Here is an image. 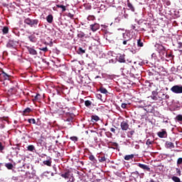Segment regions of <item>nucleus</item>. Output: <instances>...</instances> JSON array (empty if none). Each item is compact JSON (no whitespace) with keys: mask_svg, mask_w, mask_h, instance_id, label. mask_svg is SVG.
<instances>
[{"mask_svg":"<svg viewBox=\"0 0 182 182\" xmlns=\"http://www.w3.org/2000/svg\"><path fill=\"white\" fill-rule=\"evenodd\" d=\"M119 41L124 46L127 45L128 46H132V44H130V42H132V36L129 33H122V38H121Z\"/></svg>","mask_w":182,"mask_h":182,"instance_id":"nucleus-1","label":"nucleus"},{"mask_svg":"<svg viewBox=\"0 0 182 182\" xmlns=\"http://www.w3.org/2000/svg\"><path fill=\"white\" fill-rule=\"evenodd\" d=\"M24 23L28 25V26H30L31 28H38V26H41L39 20L31 19V18H26V19H24Z\"/></svg>","mask_w":182,"mask_h":182,"instance_id":"nucleus-2","label":"nucleus"},{"mask_svg":"<svg viewBox=\"0 0 182 182\" xmlns=\"http://www.w3.org/2000/svg\"><path fill=\"white\" fill-rule=\"evenodd\" d=\"M18 45H19V42L18 41L9 39L6 44V48H9V49H16V48H18Z\"/></svg>","mask_w":182,"mask_h":182,"instance_id":"nucleus-3","label":"nucleus"},{"mask_svg":"<svg viewBox=\"0 0 182 182\" xmlns=\"http://www.w3.org/2000/svg\"><path fill=\"white\" fill-rule=\"evenodd\" d=\"M171 92L175 95H181L182 94V85H175L171 87Z\"/></svg>","mask_w":182,"mask_h":182,"instance_id":"nucleus-4","label":"nucleus"},{"mask_svg":"<svg viewBox=\"0 0 182 182\" xmlns=\"http://www.w3.org/2000/svg\"><path fill=\"white\" fill-rule=\"evenodd\" d=\"M73 174V173H72V171H70V170L68 169V170H65L63 172H62L60 176H61V177H63V178H65V180H68V178H70V176Z\"/></svg>","mask_w":182,"mask_h":182,"instance_id":"nucleus-5","label":"nucleus"},{"mask_svg":"<svg viewBox=\"0 0 182 182\" xmlns=\"http://www.w3.org/2000/svg\"><path fill=\"white\" fill-rule=\"evenodd\" d=\"M120 126L123 132H127V129L129 127H130V125H129V121L127 120L122 121L120 124Z\"/></svg>","mask_w":182,"mask_h":182,"instance_id":"nucleus-6","label":"nucleus"},{"mask_svg":"<svg viewBox=\"0 0 182 182\" xmlns=\"http://www.w3.org/2000/svg\"><path fill=\"white\" fill-rule=\"evenodd\" d=\"M155 48H156L159 53H162V55H164V53H166V48H164V46H163V45L156 43L155 45Z\"/></svg>","mask_w":182,"mask_h":182,"instance_id":"nucleus-7","label":"nucleus"},{"mask_svg":"<svg viewBox=\"0 0 182 182\" xmlns=\"http://www.w3.org/2000/svg\"><path fill=\"white\" fill-rule=\"evenodd\" d=\"M90 29L92 31V32H96V31H98V29H100V24L97 23H95L93 24H91L90 26Z\"/></svg>","mask_w":182,"mask_h":182,"instance_id":"nucleus-8","label":"nucleus"},{"mask_svg":"<svg viewBox=\"0 0 182 182\" xmlns=\"http://www.w3.org/2000/svg\"><path fill=\"white\" fill-rule=\"evenodd\" d=\"M43 164L45 166H48V167H52V158H50V156H48L47 158V160L43 161Z\"/></svg>","mask_w":182,"mask_h":182,"instance_id":"nucleus-9","label":"nucleus"},{"mask_svg":"<svg viewBox=\"0 0 182 182\" xmlns=\"http://www.w3.org/2000/svg\"><path fill=\"white\" fill-rule=\"evenodd\" d=\"M136 166H138V167H140V168H142V170H146V171H150V167H149V166L147 165L139 163L136 164Z\"/></svg>","mask_w":182,"mask_h":182,"instance_id":"nucleus-10","label":"nucleus"},{"mask_svg":"<svg viewBox=\"0 0 182 182\" xmlns=\"http://www.w3.org/2000/svg\"><path fill=\"white\" fill-rule=\"evenodd\" d=\"M28 38L33 43H36V42H38V38L33 34L28 36Z\"/></svg>","mask_w":182,"mask_h":182,"instance_id":"nucleus-11","label":"nucleus"},{"mask_svg":"<svg viewBox=\"0 0 182 182\" xmlns=\"http://www.w3.org/2000/svg\"><path fill=\"white\" fill-rule=\"evenodd\" d=\"M27 50L30 53V55H38V52L33 48L27 47Z\"/></svg>","mask_w":182,"mask_h":182,"instance_id":"nucleus-12","label":"nucleus"},{"mask_svg":"<svg viewBox=\"0 0 182 182\" xmlns=\"http://www.w3.org/2000/svg\"><path fill=\"white\" fill-rule=\"evenodd\" d=\"M157 134L161 139H164L167 137V132L166 131L159 132L157 133Z\"/></svg>","mask_w":182,"mask_h":182,"instance_id":"nucleus-13","label":"nucleus"},{"mask_svg":"<svg viewBox=\"0 0 182 182\" xmlns=\"http://www.w3.org/2000/svg\"><path fill=\"white\" fill-rule=\"evenodd\" d=\"M2 75H1V77H3L4 80H9L11 79V75H8L5 72H2Z\"/></svg>","mask_w":182,"mask_h":182,"instance_id":"nucleus-14","label":"nucleus"},{"mask_svg":"<svg viewBox=\"0 0 182 182\" xmlns=\"http://www.w3.org/2000/svg\"><path fill=\"white\" fill-rule=\"evenodd\" d=\"M31 112L32 109H31L30 107H27L23 111V116H28L29 113H31Z\"/></svg>","mask_w":182,"mask_h":182,"instance_id":"nucleus-15","label":"nucleus"},{"mask_svg":"<svg viewBox=\"0 0 182 182\" xmlns=\"http://www.w3.org/2000/svg\"><path fill=\"white\" fill-rule=\"evenodd\" d=\"M165 144L166 149H174V144L173 142L166 141Z\"/></svg>","mask_w":182,"mask_h":182,"instance_id":"nucleus-16","label":"nucleus"},{"mask_svg":"<svg viewBox=\"0 0 182 182\" xmlns=\"http://www.w3.org/2000/svg\"><path fill=\"white\" fill-rule=\"evenodd\" d=\"M127 6L129 9H130V11H132V12H134L135 11L134 6H133V4L130 3V0H127Z\"/></svg>","mask_w":182,"mask_h":182,"instance_id":"nucleus-17","label":"nucleus"},{"mask_svg":"<svg viewBox=\"0 0 182 182\" xmlns=\"http://www.w3.org/2000/svg\"><path fill=\"white\" fill-rule=\"evenodd\" d=\"M89 160L92 162V164H97V159L93 155H90Z\"/></svg>","mask_w":182,"mask_h":182,"instance_id":"nucleus-18","label":"nucleus"},{"mask_svg":"<svg viewBox=\"0 0 182 182\" xmlns=\"http://www.w3.org/2000/svg\"><path fill=\"white\" fill-rule=\"evenodd\" d=\"M46 21L48 23H52V22H53V16L52 14H49L46 17Z\"/></svg>","mask_w":182,"mask_h":182,"instance_id":"nucleus-19","label":"nucleus"},{"mask_svg":"<svg viewBox=\"0 0 182 182\" xmlns=\"http://www.w3.org/2000/svg\"><path fill=\"white\" fill-rule=\"evenodd\" d=\"M100 92H101L103 95H106V96L109 95L107 90L103 87H100Z\"/></svg>","mask_w":182,"mask_h":182,"instance_id":"nucleus-20","label":"nucleus"},{"mask_svg":"<svg viewBox=\"0 0 182 182\" xmlns=\"http://www.w3.org/2000/svg\"><path fill=\"white\" fill-rule=\"evenodd\" d=\"M151 97L153 100H159V102H161V100H163V97H157L156 95H151Z\"/></svg>","mask_w":182,"mask_h":182,"instance_id":"nucleus-21","label":"nucleus"},{"mask_svg":"<svg viewBox=\"0 0 182 182\" xmlns=\"http://www.w3.org/2000/svg\"><path fill=\"white\" fill-rule=\"evenodd\" d=\"M3 35H6L9 32V28L8 26H4L2 29Z\"/></svg>","mask_w":182,"mask_h":182,"instance_id":"nucleus-22","label":"nucleus"},{"mask_svg":"<svg viewBox=\"0 0 182 182\" xmlns=\"http://www.w3.org/2000/svg\"><path fill=\"white\" fill-rule=\"evenodd\" d=\"M137 46L138 48H143V46H144V43L140 38L137 40Z\"/></svg>","mask_w":182,"mask_h":182,"instance_id":"nucleus-23","label":"nucleus"},{"mask_svg":"<svg viewBox=\"0 0 182 182\" xmlns=\"http://www.w3.org/2000/svg\"><path fill=\"white\" fill-rule=\"evenodd\" d=\"M92 122H99L100 118L97 115H92L91 117Z\"/></svg>","mask_w":182,"mask_h":182,"instance_id":"nucleus-24","label":"nucleus"},{"mask_svg":"<svg viewBox=\"0 0 182 182\" xmlns=\"http://www.w3.org/2000/svg\"><path fill=\"white\" fill-rule=\"evenodd\" d=\"M134 158V155L131 154V155H126L124 156V160L129 161V160H132V159Z\"/></svg>","mask_w":182,"mask_h":182,"instance_id":"nucleus-25","label":"nucleus"},{"mask_svg":"<svg viewBox=\"0 0 182 182\" xmlns=\"http://www.w3.org/2000/svg\"><path fill=\"white\" fill-rule=\"evenodd\" d=\"M5 167L8 168V170H12L14 168V165L11 163L5 164Z\"/></svg>","mask_w":182,"mask_h":182,"instance_id":"nucleus-26","label":"nucleus"},{"mask_svg":"<svg viewBox=\"0 0 182 182\" xmlns=\"http://www.w3.org/2000/svg\"><path fill=\"white\" fill-rule=\"evenodd\" d=\"M145 110L146 112H147V113H153V107L151 106L146 107Z\"/></svg>","mask_w":182,"mask_h":182,"instance_id":"nucleus-27","label":"nucleus"},{"mask_svg":"<svg viewBox=\"0 0 182 182\" xmlns=\"http://www.w3.org/2000/svg\"><path fill=\"white\" fill-rule=\"evenodd\" d=\"M56 6H57V8L62 9V12H65L66 11V6H65L62 4H57Z\"/></svg>","mask_w":182,"mask_h":182,"instance_id":"nucleus-28","label":"nucleus"},{"mask_svg":"<svg viewBox=\"0 0 182 182\" xmlns=\"http://www.w3.org/2000/svg\"><path fill=\"white\" fill-rule=\"evenodd\" d=\"M171 180H173L174 182H182L181 179L177 176H172Z\"/></svg>","mask_w":182,"mask_h":182,"instance_id":"nucleus-29","label":"nucleus"},{"mask_svg":"<svg viewBox=\"0 0 182 182\" xmlns=\"http://www.w3.org/2000/svg\"><path fill=\"white\" fill-rule=\"evenodd\" d=\"M119 62L120 63H126V60L124 59V57L123 55H120L119 58Z\"/></svg>","mask_w":182,"mask_h":182,"instance_id":"nucleus-30","label":"nucleus"},{"mask_svg":"<svg viewBox=\"0 0 182 182\" xmlns=\"http://www.w3.org/2000/svg\"><path fill=\"white\" fill-rule=\"evenodd\" d=\"M77 38H85V33H83V31H78Z\"/></svg>","mask_w":182,"mask_h":182,"instance_id":"nucleus-31","label":"nucleus"},{"mask_svg":"<svg viewBox=\"0 0 182 182\" xmlns=\"http://www.w3.org/2000/svg\"><path fill=\"white\" fill-rule=\"evenodd\" d=\"M109 146H112L113 147H115V148L119 147V144H117L116 142L109 141Z\"/></svg>","mask_w":182,"mask_h":182,"instance_id":"nucleus-32","label":"nucleus"},{"mask_svg":"<svg viewBox=\"0 0 182 182\" xmlns=\"http://www.w3.org/2000/svg\"><path fill=\"white\" fill-rule=\"evenodd\" d=\"M28 123L32 124H36V120L33 118L28 119Z\"/></svg>","mask_w":182,"mask_h":182,"instance_id":"nucleus-33","label":"nucleus"},{"mask_svg":"<svg viewBox=\"0 0 182 182\" xmlns=\"http://www.w3.org/2000/svg\"><path fill=\"white\" fill-rule=\"evenodd\" d=\"M27 150L28 151H33V150H35V146L33 145H29L28 147H27Z\"/></svg>","mask_w":182,"mask_h":182,"instance_id":"nucleus-34","label":"nucleus"},{"mask_svg":"<svg viewBox=\"0 0 182 182\" xmlns=\"http://www.w3.org/2000/svg\"><path fill=\"white\" fill-rule=\"evenodd\" d=\"M107 159L106 156H99V161L100 163H103V161H106Z\"/></svg>","mask_w":182,"mask_h":182,"instance_id":"nucleus-35","label":"nucleus"},{"mask_svg":"<svg viewBox=\"0 0 182 182\" xmlns=\"http://www.w3.org/2000/svg\"><path fill=\"white\" fill-rule=\"evenodd\" d=\"M78 53L79 54H83V53H86V50H83V48H82L81 47H80L78 48Z\"/></svg>","mask_w":182,"mask_h":182,"instance_id":"nucleus-36","label":"nucleus"},{"mask_svg":"<svg viewBox=\"0 0 182 182\" xmlns=\"http://www.w3.org/2000/svg\"><path fill=\"white\" fill-rule=\"evenodd\" d=\"M85 105L86 107H90V106H92V102H90V100H86L85 102Z\"/></svg>","mask_w":182,"mask_h":182,"instance_id":"nucleus-37","label":"nucleus"},{"mask_svg":"<svg viewBox=\"0 0 182 182\" xmlns=\"http://www.w3.org/2000/svg\"><path fill=\"white\" fill-rule=\"evenodd\" d=\"M68 182H75V177L73 176V175H71V176H70V178H68Z\"/></svg>","mask_w":182,"mask_h":182,"instance_id":"nucleus-38","label":"nucleus"},{"mask_svg":"<svg viewBox=\"0 0 182 182\" xmlns=\"http://www.w3.org/2000/svg\"><path fill=\"white\" fill-rule=\"evenodd\" d=\"M168 99H170V95L163 94L162 100H167Z\"/></svg>","mask_w":182,"mask_h":182,"instance_id":"nucleus-39","label":"nucleus"},{"mask_svg":"<svg viewBox=\"0 0 182 182\" xmlns=\"http://www.w3.org/2000/svg\"><path fill=\"white\" fill-rule=\"evenodd\" d=\"M177 122H182V114H178L176 117Z\"/></svg>","mask_w":182,"mask_h":182,"instance_id":"nucleus-40","label":"nucleus"},{"mask_svg":"<svg viewBox=\"0 0 182 182\" xmlns=\"http://www.w3.org/2000/svg\"><path fill=\"white\" fill-rule=\"evenodd\" d=\"M96 19V17L95 16H87V21H95Z\"/></svg>","mask_w":182,"mask_h":182,"instance_id":"nucleus-41","label":"nucleus"},{"mask_svg":"<svg viewBox=\"0 0 182 182\" xmlns=\"http://www.w3.org/2000/svg\"><path fill=\"white\" fill-rule=\"evenodd\" d=\"M153 143H154V141H151L150 139H147L146 142V146H150V144H153Z\"/></svg>","mask_w":182,"mask_h":182,"instance_id":"nucleus-42","label":"nucleus"},{"mask_svg":"<svg viewBox=\"0 0 182 182\" xmlns=\"http://www.w3.org/2000/svg\"><path fill=\"white\" fill-rule=\"evenodd\" d=\"M70 140H72V141H75V143H76V141H77L78 139H77V136H71Z\"/></svg>","mask_w":182,"mask_h":182,"instance_id":"nucleus-43","label":"nucleus"},{"mask_svg":"<svg viewBox=\"0 0 182 182\" xmlns=\"http://www.w3.org/2000/svg\"><path fill=\"white\" fill-rule=\"evenodd\" d=\"M182 164V158H178L177 160V166H181Z\"/></svg>","mask_w":182,"mask_h":182,"instance_id":"nucleus-44","label":"nucleus"},{"mask_svg":"<svg viewBox=\"0 0 182 182\" xmlns=\"http://www.w3.org/2000/svg\"><path fill=\"white\" fill-rule=\"evenodd\" d=\"M176 171L177 176H181V170H180V168H176Z\"/></svg>","mask_w":182,"mask_h":182,"instance_id":"nucleus-45","label":"nucleus"},{"mask_svg":"<svg viewBox=\"0 0 182 182\" xmlns=\"http://www.w3.org/2000/svg\"><path fill=\"white\" fill-rule=\"evenodd\" d=\"M40 50H43V52H45L46 53V52H48V50H49L48 49V47H44V48H40Z\"/></svg>","mask_w":182,"mask_h":182,"instance_id":"nucleus-46","label":"nucleus"},{"mask_svg":"<svg viewBox=\"0 0 182 182\" xmlns=\"http://www.w3.org/2000/svg\"><path fill=\"white\" fill-rule=\"evenodd\" d=\"M135 132L134 130L130 131L128 132V134H129V137H132L133 134H134Z\"/></svg>","mask_w":182,"mask_h":182,"instance_id":"nucleus-47","label":"nucleus"},{"mask_svg":"<svg viewBox=\"0 0 182 182\" xmlns=\"http://www.w3.org/2000/svg\"><path fill=\"white\" fill-rule=\"evenodd\" d=\"M97 98L101 100V102H103V100L102 99V95L101 94H97L96 95Z\"/></svg>","mask_w":182,"mask_h":182,"instance_id":"nucleus-48","label":"nucleus"},{"mask_svg":"<svg viewBox=\"0 0 182 182\" xmlns=\"http://www.w3.org/2000/svg\"><path fill=\"white\" fill-rule=\"evenodd\" d=\"M5 146H4V145L2 144V142H0V151H2L3 150H4Z\"/></svg>","mask_w":182,"mask_h":182,"instance_id":"nucleus-49","label":"nucleus"},{"mask_svg":"<svg viewBox=\"0 0 182 182\" xmlns=\"http://www.w3.org/2000/svg\"><path fill=\"white\" fill-rule=\"evenodd\" d=\"M14 150L16 151V154H19V150H21V149H19V147L14 148Z\"/></svg>","mask_w":182,"mask_h":182,"instance_id":"nucleus-50","label":"nucleus"},{"mask_svg":"<svg viewBox=\"0 0 182 182\" xmlns=\"http://www.w3.org/2000/svg\"><path fill=\"white\" fill-rule=\"evenodd\" d=\"M39 97H41V94H37V95L34 97V99H35V100H39Z\"/></svg>","mask_w":182,"mask_h":182,"instance_id":"nucleus-51","label":"nucleus"},{"mask_svg":"<svg viewBox=\"0 0 182 182\" xmlns=\"http://www.w3.org/2000/svg\"><path fill=\"white\" fill-rule=\"evenodd\" d=\"M73 16H75V15L72 14L71 13H68V18H70L71 19H73Z\"/></svg>","mask_w":182,"mask_h":182,"instance_id":"nucleus-52","label":"nucleus"},{"mask_svg":"<svg viewBox=\"0 0 182 182\" xmlns=\"http://www.w3.org/2000/svg\"><path fill=\"white\" fill-rule=\"evenodd\" d=\"M127 106V104L122 103V105H121V107H122V109H126Z\"/></svg>","mask_w":182,"mask_h":182,"instance_id":"nucleus-53","label":"nucleus"},{"mask_svg":"<svg viewBox=\"0 0 182 182\" xmlns=\"http://www.w3.org/2000/svg\"><path fill=\"white\" fill-rule=\"evenodd\" d=\"M110 132H112V133H114V134H116V129L114 128H111L110 129Z\"/></svg>","mask_w":182,"mask_h":182,"instance_id":"nucleus-54","label":"nucleus"},{"mask_svg":"<svg viewBox=\"0 0 182 182\" xmlns=\"http://www.w3.org/2000/svg\"><path fill=\"white\" fill-rule=\"evenodd\" d=\"M72 120H73V118H68V119L65 120V122H72Z\"/></svg>","mask_w":182,"mask_h":182,"instance_id":"nucleus-55","label":"nucleus"},{"mask_svg":"<svg viewBox=\"0 0 182 182\" xmlns=\"http://www.w3.org/2000/svg\"><path fill=\"white\" fill-rule=\"evenodd\" d=\"M178 48L179 49H181V48H182V43H179V45H178Z\"/></svg>","mask_w":182,"mask_h":182,"instance_id":"nucleus-56","label":"nucleus"},{"mask_svg":"<svg viewBox=\"0 0 182 182\" xmlns=\"http://www.w3.org/2000/svg\"><path fill=\"white\" fill-rule=\"evenodd\" d=\"M2 72H5V71H4V70L3 69H1L0 70V76H2Z\"/></svg>","mask_w":182,"mask_h":182,"instance_id":"nucleus-57","label":"nucleus"},{"mask_svg":"<svg viewBox=\"0 0 182 182\" xmlns=\"http://www.w3.org/2000/svg\"><path fill=\"white\" fill-rule=\"evenodd\" d=\"M99 77H100V76L97 75V76L95 77V79H99Z\"/></svg>","mask_w":182,"mask_h":182,"instance_id":"nucleus-58","label":"nucleus"},{"mask_svg":"<svg viewBox=\"0 0 182 182\" xmlns=\"http://www.w3.org/2000/svg\"><path fill=\"white\" fill-rule=\"evenodd\" d=\"M133 29L136 31V26H133Z\"/></svg>","mask_w":182,"mask_h":182,"instance_id":"nucleus-59","label":"nucleus"},{"mask_svg":"<svg viewBox=\"0 0 182 182\" xmlns=\"http://www.w3.org/2000/svg\"><path fill=\"white\" fill-rule=\"evenodd\" d=\"M51 176H54L53 173H51Z\"/></svg>","mask_w":182,"mask_h":182,"instance_id":"nucleus-60","label":"nucleus"},{"mask_svg":"<svg viewBox=\"0 0 182 182\" xmlns=\"http://www.w3.org/2000/svg\"><path fill=\"white\" fill-rule=\"evenodd\" d=\"M55 171H56V168H54Z\"/></svg>","mask_w":182,"mask_h":182,"instance_id":"nucleus-61","label":"nucleus"},{"mask_svg":"<svg viewBox=\"0 0 182 182\" xmlns=\"http://www.w3.org/2000/svg\"><path fill=\"white\" fill-rule=\"evenodd\" d=\"M136 173L138 174L139 173V172H137V171H136Z\"/></svg>","mask_w":182,"mask_h":182,"instance_id":"nucleus-62","label":"nucleus"}]
</instances>
